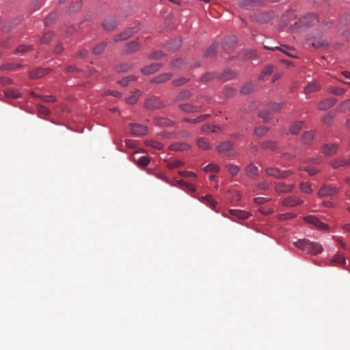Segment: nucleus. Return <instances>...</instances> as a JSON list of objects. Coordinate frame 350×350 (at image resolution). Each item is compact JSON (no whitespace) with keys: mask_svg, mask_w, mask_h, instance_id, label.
I'll use <instances>...</instances> for the list:
<instances>
[{"mask_svg":"<svg viewBox=\"0 0 350 350\" xmlns=\"http://www.w3.org/2000/svg\"><path fill=\"white\" fill-rule=\"evenodd\" d=\"M332 26L331 21L322 22L318 27L313 31L309 40H311L312 45L318 49H325L328 46V42L322 36Z\"/></svg>","mask_w":350,"mask_h":350,"instance_id":"f257e3e1","label":"nucleus"},{"mask_svg":"<svg viewBox=\"0 0 350 350\" xmlns=\"http://www.w3.org/2000/svg\"><path fill=\"white\" fill-rule=\"evenodd\" d=\"M322 22L325 21H321L318 18V16L314 13H308L300 17L298 21H296L293 24H291V28H292L293 30H295L301 27H308L317 23H319V25Z\"/></svg>","mask_w":350,"mask_h":350,"instance_id":"f03ea898","label":"nucleus"},{"mask_svg":"<svg viewBox=\"0 0 350 350\" xmlns=\"http://www.w3.org/2000/svg\"><path fill=\"white\" fill-rule=\"evenodd\" d=\"M294 245L298 248L312 254H318L323 251V247L315 242H312L308 239H299L294 242Z\"/></svg>","mask_w":350,"mask_h":350,"instance_id":"7ed1b4c3","label":"nucleus"},{"mask_svg":"<svg viewBox=\"0 0 350 350\" xmlns=\"http://www.w3.org/2000/svg\"><path fill=\"white\" fill-rule=\"evenodd\" d=\"M139 30V27L138 26H135L132 27H129L120 33L116 34L113 37V42H120L124 40H126L131 37L133 35H134L135 33H137Z\"/></svg>","mask_w":350,"mask_h":350,"instance_id":"20e7f679","label":"nucleus"},{"mask_svg":"<svg viewBox=\"0 0 350 350\" xmlns=\"http://www.w3.org/2000/svg\"><path fill=\"white\" fill-rule=\"evenodd\" d=\"M338 191V187L330 185H324L320 188L319 195L321 197H329L335 195Z\"/></svg>","mask_w":350,"mask_h":350,"instance_id":"39448f33","label":"nucleus"},{"mask_svg":"<svg viewBox=\"0 0 350 350\" xmlns=\"http://www.w3.org/2000/svg\"><path fill=\"white\" fill-rule=\"evenodd\" d=\"M266 173L268 176H273L276 178H284L288 176L291 172V171H280L278 168L267 167L266 168Z\"/></svg>","mask_w":350,"mask_h":350,"instance_id":"423d86ee","label":"nucleus"},{"mask_svg":"<svg viewBox=\"0 0 350 350\" xmlns=\"http://www.w3.org/2000/svg\"><path fill=\"white\" fill-rule=\"evenodd\" d=\"M144 106L148 109H158L163 106V103L159 98L152 96L146 100Z\"/></svg>","mask_w":350,"mask_h":350,"instance_id":"0eeeda50","label":"nucleus"},{"mask_svg":"<svg viewBox=\"0 0 350 350\" xmlns=\"http://www.w3.org/2000/svg\"><path fill=\"white\" fill-rule=\"evenodd\" d=\"M304 220L307 223L313 225L319 230H326L328 228V226L326 224L323 223L314 215H308L305 217Z\"/></svg>","mask_w":350,"mask_h":350,"instance_id":"6e6552de","label":"nucleus"},{"mask_svg":"<svg viewBox=\"0 0 350 350\" xmlns=\"http://www.w3.org/2000/svg\"><path fill=\"white\" fill-rule=\"evenodd\" d=\"M228 214L230 215H226V217H230L234 221H235V217L241 219H246L250 216L249 213L238 209H230L228 211Z\"/></svg>","mask_w":350,"mask_h":350,"instance_id":"1a4fd4ad","label":"nucleus"},{"mask_svg":"<svg viewBox=\"0 0 350 350\" xmlns=\"http://www.w3.org/2000/svg\"><path fill=\"white\" fill-rule=\"evenodd\" d=\"M118 25V22L114 16L107 18L102 23L105 30L112 31Z\"/></svg>","mask_w":350,"mask_h":350,"instance_id":"9d476101","label":"nucleus"},{"mask_svg":"<svg viewBox=\"0 0 350 350\" xmlns=\"http://www.w3.org/2000/svg\"><path fill=\"white\" fill-rule=\"evenodd\" d=\"M130 132L136 136H139L144 135L147 132V129L146 126H143L142 124H130L129 125Z\"/></svg>","mask_w":350,"mask_h":350,"instance_id":"9b49d317","label":"nucleus"},{"mask_svg":"<svg viewBox=\"0 0 350 350\" xmlns=\"http://www.w3.org/2000/svg\"><path fill=\"white\" fill-rule=\"evenodd\" d=\"M330 165L334 169H338L350 165V157L337 158L331 161Z\"/></svg>","mask_w":350,"mask_h":350,"instance_id":"f8f14e48","label":"nucleus"},{"mask_svg":"<svg viewBox=\"0 0 350 350\" xmlns=\"http://www.w3.org/2000/svg\"><path fill=\"white\" fill-rule=\"evenodd\" d=\"M336 102L337 99L334 98L323 100L318 105L319 109L321 111L327 110L334 106Z\"/></svg>","mask_w":350,"mask_h":350,"instance_id":"ddd939ff","label":"nucleus"},{"mask_svg":"<svg viewBox=\"0 0 350 350\" xmlns=\"http://www.w3.org/2000/svg\"><path fill=\"white\" fill-rule=\"evenodd\" d=\"M179 108L185 113H196L199 111L202 107L191 103H183L179 105Z\"/></svg>","mask_w":350,"mask_h":350,"instance_id":"4468645a","label":"nucleus"},{"mask_svg":"<svg viewBox=\"0 0 350 350\" xmlns=\"http://www.w3.org/2000/svg\"><path fill=\"white\" fill-rule=\"evenodd\" d=\"M338 149V145L326 144L323 145L322 148L323 153L328 157L332 156L337 152Z\"/></svg>","mask_w":350,"mask_h":350,"instance_id":"2eb2a0df","label":"nucleus"},{"mask_svg":"<svg viewBox=\"0 0 350 350\" xmlns=\"http://www.w3.org/2000/svg\"><path fill=\"white\" fill-rule=\"evenodd\" d=\"M200 201L206 205L208 206L211 208L216 211L217 202L213 198L211 195H206L200 198Z\"/></svg>","mask_w":350,"mask_h":350,"instance_id":"dca6fc26","label":"nucleus"},{"mask_svg":"<svg viewBox=\"0 0 350 350\" xmlns=\"http://www.w3.org/2000/svg\"><path fill=\"white\" fill-rule=\"evenodd\" d=\"M294 187L295 185L293 184L278 183L275 185V189L278 193H287L291 191Z\"/></svg>","mask_w":350,"mask_h":350,"instance_id":"f3484780","label":"nucleus"},{"mask_svg":"<svg viewBox=\"0 0 350 350\" xmlns=\"http://www.w3.org/2000/svg\"><path fill=\"white\" fill-rule=\"evenodd\" d=\"M139 48V44L137 41H131L129 42L124 47L123 53L126 54L133 53Z\"/></svg>","mask_w":350,"mask_h":350,"instance_id":"a211bd4d","label":"nucleus"},{"mask_svg":"<svg viewBox=\"0 0 350 350\" xmlns=\"http://www.w3.org/2000/svg\"><path fill=\"white\" fill-rule=\"evenodd\" d=\"M302 202V200L296 196H290L283 200V205L286 206H295Z\"/></svg>","mask_w":350,"mask_h":350,"instance_id":"6ab92c4d","label":"nucleus"},{"mask_svg":"<svg viewBox=\"0 0 350 350\" xmlns=\"http://www.w3.org/2000/svg\"><path fill=\"white\" fill-rule=\"evenodd\" d=\"M190 148V146L185 142H175L170 146V149L174 151H185Z\"/></svg>","mask_w":350,"mask_h":350,"instance_id":"aec40b11","label":"nucleus"},{"mask_svg":"<svg viewBox=\"0 0 350 350\" xmlns=\"http://www.w3.org/2000/svg\"><path fill=\"white\" fill-rule=\"evenodd\" d=\"M232 146L233 144L231 142H224L217 146V150L220 153H226L232 148Z\"/></svg>","mask_w":350,"mask_h":350,"instance_id":"412c9836","label":"nucleus"},{"mask_svg":"<svg viewBox=\"0 0 350 350\" xmlns=\"http://www.w3.org/2000/svg\"><path fill=\"white\" fill-rule=\"evenodd\" d=\"M50 72L49 70L37 68L30 72L29 77L31 79H38L44 77Z\"/></svg>","mask_w":350,"mask_h":350,"instance_id":"4be33fe9","label":"nucleus"},{"mask_svg":"<svg viewBox=\"0 0 350 350\" xmlns=\"http://www.w3.org/2000/svg\"><path fill=\"white\" fill-rule=\"evenodd\" d=\"M161 67V64L158 63L152 64L145 66L142 69V72L145 75H151L157 71Z\"/></svg>","mask_w":350,"mask_h":350,"instance_id":"5701e85b","label":"nucleus"},{"mask_svg":"<svg viewBox=\"0 0 350 350\" xmlns=\"http://www.w3.org/2000/svg\"><path fill=\"white\" fill-rule=\"evenodd\" d=\"M275 67L273 65H267L261 71L258 79L260 80H265V77L273 73Z\"/></svg>","mask_w":350,"mask_h":350,"instance_id":"b1692460","label":"nucleus"},{"mask_svg":"<svg viewBox=\"0 0 350 350\" xmlns=\"http://www.w3.org/2000/svg\"><path fill=\"white\" fill-rule=\"evenodd\" d=\"M258 167L252 163L248 165L245 168V173L250 178H256L258 176Z\"/></svg>","mask_w":350,"mask_h":350,"instance_id":"393cba45","label":"nucleus"},{"mask_svg":"<svg viewBox=\"0 0 350 350\" xmlns=\"http://www.w3.org/2000/svg\"><path fill=\"white\" fill-rule=\"evenodd\" d=\"M172 77L171 74L170 73H163L155 77H154L151 81L156 83H164Z\"/></svg>","mask_w":350,"mask_h":350,"instance_id":"a878e982","label":"nucleus"},{"mask_svg":"<svg viewBox=\"0 0 350 350\" xmlns=\"http://www.w3.org/2000/svg\"><path fill=\"white\" fill-rule=\"evenodd\" d=\"M256 88V85L252 82H247L241 88L242 94H248L253 92Z\"/></svg>","mask_w":350,"mask_h":350,"instance_id":"bb28decb","label":"nucleus"},{"mask_svg":"<svg viewBox=\"0 0 350 350\" xmlns=\"http://www.w3.org/2000/svg\"><path fill=\"white\" fill-rule=\"evenodd\" d=\"M196 144L198 147L202 150H209L211 148L208 139L204 137L198 138L196 141Z\"/></svg>","mask_w":350,"mask_h":350,"instance_id":"cd10ccee","label":"nucleus"},{"mask_svg":"<svg viewBox=\"0 0 350 350\" xmlns=\"http://www.w3.org/2000/svg\"><path fill=\"white\" fill-rule=\"evenodd\" d=\"M265 48L267 49H269V50H272V51H274V50H279L282 53H284L285 55L291 57H294L295 56L292 54H291L288 51L291 50L290 48L287 46H275V47H269V46H265Z\"/></svg>","mask_w":350,"mask_h":350,"instance_id":"c85d7f7f","label":"nucleus"},{"mask_svg":"<svg viewBox=\"0 0 350 350\" xmlns=\"http://www.w3.org/2000/svg\"><path fill=\"white\" fill-rule=\"evenodd\" d=\"M201 130L204 133H218L221 129L215 125L205 124L202 126Z\"/></svg>","mask_w":350,"mask_h":350,"instance_id":"c756f323","label":"nucleus"},{"mask_svg":"<svg viewBox=\"0 0 350 350\" xmlns=\"http://www.w3.org/2000/svg\"><path fill=\"white\" fill-rule=\"evenodd\" d=\"M303 124L304 123L301 121H297L292 124L289 129L291 133L293 135H297L301 129Z\"/></svg>","mask_w":350,"mask_h":350,"instance_id":"7c9ffc66","label":"nucleus"},{"mask_svg":"<svg viewBox=\"0 0 350 350\" xmlns=\"http://www.w3.org/2000/svg\"><path fill=\"white\" fill-rule=\"evenodd\" d=\"M218 44L214 43L210 46L205 51L204 55L207 57H213L217 53Z\"/></svg>","mask_w":350,"mask_h":350,"instance_id":"2f4dec72","label":"nucleus"},{"mask_svg":"<svg viewBox=\"0 0 350 350\" xmlns=\"http://www.w3.org/2000/svg\"><path fill=\"white\" fill-rule=\"evenodd\" d=\"M209 116H210L209 114H204V115L200 116L194 119L185 118V119H183V122H190L192 124H197V123H200V122L206 120L207 118H208Z\"/></svg>","mask_w":350,"mask_h":350,"instance_id":"473e14b6","label":"nucleus"},{"mask_svg":"<svg viewBox=\"0 0 350 350\" xmlns=\"http://www.w3.org/2000/svg\"><path fill=\"white\" fill-rule=\"evenodd\" d=\"M133 160L136 161L137 165L139 166H146L150 163V159L148 157L142 156L139 158H136L135 156H133Z\"/></svg>","mask_w":350,"mask_h":350,"instance_id":"72a5a7b5","label":"nucleus"},{"mask_svg":"<svg viewBox=\"0 0 350 350\" xmlns=\"http://www.w3.org/2000/svg\"><path fill=\"white\" fill-rule=\"evenodd\" d=\"M273 17V15L272 13L260 14L258 16V21L261 23H266L271 21Z\"/></svg>","mask_w":350,"mask_h":350,"instance_id":"f704fd0d","label":"nucleus"},{"mask_svg":"<svg viewBox=\"0 0 350 350\" xmlns=\"http://www.w3.org/2000/svg\"><path fill=\"white\" fill-rule=\"evenodd\" d=\"M140 96V92L139 90H136L135 92H133L132 95L128 97L126 99V103L129 105H134L137 103L139 97Z\"/></svg>","mask_w":350,"mask_h":350,"instance_id":"c9c22d12","label":"nucleus"},{"mask_svg":"<svg viewBox=\"0 0 350 350\" xmlns=\"http://www.w3.org/2000/svg\"><path fill=\"white\" fill-rule=\"evenodd\" d=\"M191 94L189 90H183L181 91L175 98L176 102H178L180 100H186L191 96Z\"/></svg>","mask_w":350,"mask_h":350,"instance_id":"e433bc0d","label":"nucleus"},{"mask_svg":"<svg viewBox=\"0 0 350 350\" xmlns=\"http://www.w3.org/2000/svg\"><path fill=\"white\" fill-rule=\"evenodd\" d=\"M226 167L228 173L232 176H236L240 170L239 166L232 164H227Z\"/></svg>","mask_w":350,"mask_h":350,"instance_id":"4c0bfd02","label":"nucleus"},{"mask_svg":"<svg viewBox=\"0 0 350 350\" xmlns=\"http://www.w3.org/2000/svg\"><path fill=\"white\" fill-rule=\"evenodd\" d=\"M146 144L157 150H161L163 148V144L153 139L146 140Z\"/></svg>","mask_w":350,"mask_h":350,"instance_id":"58836bf2","label":"nucleus"},{"mask_svg":"<svg viewBox=\"0 0 350 350\" xmlns=\"http://www.w3.org/2000/svg\"><path fill=\"white\" fill-rule=\"evenodd\" d=\"M260 147L262 149L275 150L277 147V144L273 141H266L261 143Z\"/></svg>","mask_w":350,"mask_h":350,"instance_id":"ea45409f","label":"nucleus"},{"mask_svg":"<svg viewBox=\"0 0 350 350\" xmlns=\"http://www.w3.org/2000/svg\"><path fill=\"white\" fill-rule=\"evenodd\" d=\"M156 124L159 126H172L173 122L165 118H160L156 120Z\"/></svg>","mask_w":350,"mask_h":350,"instance_id":"a19ab883","label":"nucleus"},{"mask_svg":"<svg viewBox=\"0 0 350 350\" xmlns=\"http://www.w3.org/2000/svg\"><path fill=\"white\" fill-rule=\"evenodd\" d=\"M338 109L342 112L350 111V99L343 101L338 107Z\"/></svg>","mask_w":350,"mask_h":350,"instance_id":"79ce46f5","label":"nucleus"},{"mask_svg":"<svg viewBox=\"0 0 350 350\" xmlns=\"http://www.w3.org/2000/svg\"><path fill=\"white\" fill-rule=\"evenodd\" d=\"M319 89V85L316 81H313L310 83H309L306 88H305V92L307 94L314 92L317 91Z\"/></svg>","mask_w":350,"mask_h":350,"instance_id":"37998d69","label":"nucleus"},{"mask_svg":"<svg viewBox=\"0 0 350 350\" xmlns=\"http://www.w3.org/2000/svg\"><path fill=\"white\" fill-rule=\"evenodd\" d=\"M58 15L56 12H51L45 18V25H51L57 18Z\"/></svg>","mask_w":350,"mask_h":350,"instance_id":"c03bdc74","label":"nucleus"},{"mask_svg":"<svg viewBox=\"0 0 350 350\" xmlns=\"http://www.w3.org/2000/svg\"><path fill=\"white\" fill-rule=\"evenodd\" d=\"M107 46V43L105 42H100L98 44L94 49H93V53L95 55H99L103 53L104 49H105Z\"/></svg>","mask_w":350,"mask_h":350,"instance_id":"a18cd8bd","label":"nucleus"},{"mask_svg":"<svg viewBox=\"0 0 350 350\" xmlns=\"http://www.w3.org/2000/svg\"><path fill=\"white\" fill-rule=\"evenodd\" d=\"M334 118V113L332 112H329L325 115L323 119V122L327 126H331L333 122V119Z\"/></svg>","mask_w":350,"mask_h":350,"instance_id":"49530a36","label":"nucleus"},{"mask_svg":"<svg viewBox=\"0 0 350 350\" xmlns=\"http://www.w3.org/2000/svg\"><path fill=\"white\" fill-rule=\"evenodd\" d=\"M82 6L81 1H77L76 2H73L70 5L68 10L70 12H75L79 11Z\"/></svg>","mask_w":350,"mask_h":350,"instance_id":"de8ad7c7","label":"nucleus"},{"mask_svg":"<svg viewBox=\"0 0 350 350\" xmlns=\"http://www.w3.org/2000/svg\"><path fill=\"white\" fill-rule=\"evenodd\" d=\"M204 170L205 172H218L220 170V167L218 165H216L215 163H209L208 165L204 167Z\"/></svg>","mask_w":350,"mask_h":350,"instance_id":"09e8293b","label":"nucleus"},{"mask_svg":"<svg viewBox=\"0 0 350 350\" xmlns=\"http://www.w3.org/2000/svg\"><path fill=\"white\" fill-rule=\"evenodd\" d=\"M332 262L336 265H345V258L344 256L340 254H336L332 260Z\"/></svg>","mask_w":350,"mask_h":350,"instance_id":"8fccbe9b","label":"nucleus"},{"mask_svg":"<svg viewBox=\"0 0 350 350\" xmlns=\"http://www.w3.org/2000/svg\"><path fill=\"white\" fill-rule=\"evenodd\" d=\"M131 68H132V65L131 64L124 63V64H122L116 67V70L118 72H127V71L130 70L131 69Z\"/></svg>","mask_w":350,"mask_h":350,"instance_id":"3c124183","label":"nucleus"},{"mask_svg":"<svg viewBox=\"0 0 350 350\" xmlns=\"http://www.w3.org/2000/svg\"><path fill=\"white\" fill-rule=\"evenodd\" d=\"M259 116L263 119L265 122H269L271 118V112L267 109L259 113Z\"/></svg>","mask_w":350,"mask_h":350,"instance_id":"603ef678","label":"nucleus"},{"mask_svg":"<svg viewBox=\"0 0 350 350\" xmlns=\"http://www.w3.org/2000/svg\"><path fill=\"white\" fill-rule=\"evenodd\" d=\"M300 190L302 192L306 193H310L312 191V189H311V185L309 183H301L300 184Z\"/></svg>","mask_w":350,"mask_h":350,"instance_id":"864d4df0","label":"nucleus"},{"mask_svg":"<svg viewBox=\"0 0 350 350\" xmlns=\"http://www.w3.org/2000/svg\"><path fill=\"white\" fill-rule=\"evenodd\" d=\"M314 138V133L312 131L306 132L303 135L304 142L306 144L310 143Z\"/></svg>","mask_w":350,"mask_h":350,"instance_id":"5fc2aeb1","label":"nucleus"},{"mask_svg":"<svg viewBox=\"0 0 350 350\" xmlns=\"http://www.w3.org/2000/svg\"><path fill=\"white\" fill-rule=\"evenodd\" d=\"M37 110L40 116L42 117H45L49 115V109L42 105H38L37 106Z\"/></svg>","mask_w":350,"mask_h":350,"instance_id":"6e6d98bb","label":"nucleus"},{"mask_svg":"<svg viewBox=\"0 0 350 350\" xmlns=\"http://www.w3.org/2000/svg\"><path fill=\"white\" fill-rule=\"evenodd\" d=\"M135 77L133 75L126 77L118 81V83L122 86H126L131 81H135Z\"/></svg>","mask_w":350,"mask_h":350,"instance_id":"4d7b16f0","label":"nucleus"},{"mask_svg":"<svg viewBox=\"0 0 350 350\" xmlns=\"http://www.w3.org/2000/svg\"><path fill=\"white\" fill-rule=\"evenodd\" d=\"M53 33L52 32H46L45 33L43 36L40 39V42L42 44H47L50 42L51 38H53Z\"/></svg>","mask_w":350,"mask_h":350,"instance_id":"13d9d810","label":"nucleus"},{"mask_svg":"<svg viewBox=\"0 0 350 350\" xmlns=\"http://www.w3.org/2000/svg\"><path fill=\"white\" fill-rule=\"evenodd\" d=\"M235 77H236V73L234 71L229 70H225L224 72L223 76H222V77L225 80H230V79L234 78Z\"/></svg>","mask_w":350,"mask_h":350,"instance_id":"bf43d9fd","label":"nucleus"},{"mask_svg":"<svg viewBox=\"0 0 350 350\" xmlns=\"http://www.w3.org/2000/svg\"><path fill=\"white\" fill-rule=\"evenodd\" d=\"M183 165V162L180 160H175L167 163V167L170 170L178 167Z\"/></svg>","mask_w":350,"mask_h":350,"instance_id":"052dcab7","label":"nucleus"},{"mask_svg":"<svg viewBox=\"0 0 350 350\" xmlns=\"http://www.w3.org/2000/svg\"><path fill=\"white\" fill-rule=\"evenodd\" d=\"M267 131L268 129L264 126L256 127L254 129V133L260 137L265 135L267 133Z\"/></svg>","mask_w":350,"mask_h":350,"instance_id":"680f3d73","label":"nucleus"},{"mask_svg":"<svg viewBox=\"0 0 350 350\" xmlns=\"http://www.w3.org/2000/svg\"><path fill=\"white\" fill-rule=\"evenodd\" d=\"M300 170L308 172L310 176H313L319 172V170L316 168L306 167L304 165L301 166Z\"/></svg>","mask_w":350,"mask_h":350,"instance_id":"e2e57ef3","label":"nucleus"},{"mask_svg":"<svg viewBox=\"0 0 350 350\" xmlns=\"http://www.w3.org/2000/svg\"><path fill=\"white\" fill-rule=\"evenodd\" d=\"M31 49V46L29 45L22 44L18 46L16 50V53H25V52Z\"/></svg>","mask_w":350,"mask_h":350,"instance_id":"0e129e2a","label":"nucleus"},{"mask_svg":"<svg viewBox=\"0 0 350 350\" xmlns=\"http://www.w3.org/2000/svg\"><path fill=\"white\" fill-rule=\"evenodd\" d=\"M182 41L180 38H176L174 40L169 46L172 50L178 49L181 45Z\"/></svg>","mask_w":350,"mask_h":350,"instance_id":"69168bd1","label":"nucleus"},{"mask_svg":"<svg viewBox=\"0 0 350 350\" xmlns=\"http://www.w3.org/2000/svg\"><path fill=\"white\" fill-rule=\"evenodd\" d=\"M256 3L254 1H250L247 0H244L239 3V5L241 8H245L246 9H250V8L254 6Z\"/></svg>","mask_w":350,"mask_h":350,"instance_id":"338daca9","label":"nucleus"},{"mask_svg":"<svg viewBox=\"0 0 350 350\" xmlns=\"http://www.w3.org/2000/svg\"><path fill=\"white\" fill-rule=\"evenodd\" d=\"M216 77V75L213 72H208L203 75L201 80L204 82H207L213 80Z\"/></svg>","mask_w":350,"mask_h":350,"instance_id":"774afa93","label":"nucleus"}]
</instances>
